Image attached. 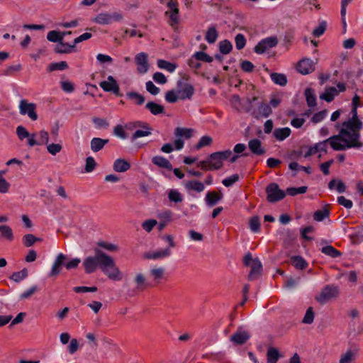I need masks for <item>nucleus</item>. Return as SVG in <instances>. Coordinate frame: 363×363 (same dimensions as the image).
<instances>
[{"mask_svg":"<svg viewBox=\"0 0 363 363\" xmlns=\"http://www.w3.org/2000/svg\"><path fill=\"white\" fill-rule=\"evenodd\" d=\"M75 48L74 43L70 45L69 43H64L63 40L60 41L55 47V52L57 53H70L72 50Z\"/></svg>","mask_w":363,"mask_h":363,"instance_id":"393cba45","label":"nucleus"},{"mask_svg":"<svg viewBox=\"0 0 363 363\" xmlns=\"http://www.w3.org/2000/svg\"><path fill=\"white\" fill-rule=\"evenodd\" d=\"M246 38L242 33H238L235 37V47L238 50L243 49L246 45Z\"/></svg>","mask_w":363,"mask_h":363,"instance_id":"3c124183","label":"nucleus"},{"mask_svg":"<svg viewBox=\"0 0 363 363\" xmlns=\"http://www.w3.org/2000/svg\"><path fill=\"white\" fill-rule=\"evenodd\" d=\"M157 221L155 219H148L142 223L143 228L147 233H150L157 225Z\"/></svg>","mask_w":363,"mask_h":363,"instance_id":"13d9d810","label":"nucleus"},{"mask_svg":"<svg viewBox=\"0 0 363 363\" xmlns=\"http://www.w3.org/2000/svg\"><path fill=\"white\" fill-rule=\"evenodd\" d=\"M278 43L276 36H270L261 40L255 47L254 51L257 54H263L267 50L274 48Z\"/></svg>","mask_w":363,"mask_h":363,"instance_id":"9d476101","label":"nucleus"},{"mask_svg":"<svg viewBox=\"0 0 363 363\" xmlns=\"http://www.w3.org/2000/svg\"><path fill=\"white\" fill-rule=\"evenodd\" d=\"M123 19V16L120 12L100 13L94 18V21L100 25H108L113 22H120Z\"/></svg>","mask_w":363,"mask_h":363,"instance_id":"423d86ee","label":"nucleus"},{"mask_svg":"<svg viewBox=\"0 0 363 363\" xmlns=\"http://www.w3.org/2000/svg\"><path fill=\"white\" fill-rule=\"evenodd\" d=\"M145 108L148 109L153 115L163 113L164 111V108L163 106L155 103L153 101L147 103L145 105Z\"/></svg>","mask_w":363,"mask_h":363,"instance_id":"7c9ffc66","label":"nucleus"},{"mask_svg":"<svg viewBox=\"0 0 363 363\" xmlns=\"http://www.w3.org/2000/svg\"><path fill=\"white\" fill-rule=\"evenodd\" d=\"M218 37V33L215 26H211L208 28L205 35V40L209 44L214 43Z\"/></svg>","mask_w":363,"mask_h":363,"instance_id":"c756f323","label":"nucleus"},{"mask_svg":"<svg viewBox=\"0 0 363 363\" xmlns=\"http://www.w3.org/2000/svg\"><path fill=\"white\" fill-rule=\"evenodd\" d=\"M240 179V177L238 174H233L222 181V184L226 186L230 187L233 185L235 182H237Z\"/></svg>","mask_w":363,"mask_h":363,"instance_id":"680f3d73","label":"nucleus"},{"mask_svg":"<svg viewBox=\"0 0 363 363\" xmlns=\"http://www.w3.org/2000/svg\"><path fill=\"white\" fill-rule=\"evenodd\" d=\"M307 186H303L300 187H290L287 188L286 192L290 196H296L297 194H302L306 192Z\"/></svg>","mask_w":363,"mask_h":363,"instance_id":"4d7b16f0","label":"nucleus"},{"mask_svg":"<svg viewBox=\"0 0 363 363\" xmlns=\"http://www.w3.org/2000/svg\"><path fill=\"white\" fill-rule=\"evenodd\" d=\"M113 168L116 172H125L130 168V164L124 159L118 158L115 160Z\"/></svg>","mask_w":363,"mask_h":363,"instance_id":"5701e85b","label":"nucleus"},{"mask_svg":"<svg viewBox=\"0 0 363 363\" xmlns=\"http://www.w3.org/2000/svg\"><path fill=\"white\" fill-rule=\"evenodd\" d=\"M321 252L323 254L333 258H337L342 255V253L339 250H336L330 245L323 247L321 249Z\"/></svg>","mask_w":363,"mask_h":363,"instance_id":"e433bc0d","label":"nucleus"},{"mask_svg":"<svg viewBox=\"0 0 363 363\" xmlns=\"http://www.w3.org/2000/svg\"><path fill=\"white\" fill-rule=\"evenodd\" d=\"M39 238L34 236L33 234H27L23 238V242L25 246H32Z\"/></svg>","mask_w":363,"mask_h":363,"instance_id":"774afa93","label":"nucleus"},{"mask_svg":"<svg viewBox=\"0 0 363 363\" xmlns=\"http://www.w3.org/2000/svg\"><path fill=\"white\" fill-rule=\"evenodd\" d=\"M99 86L104 91L112 92L116 96H121L119 86L113 76H108L107 80L101 82Z\"/></svg>","mask_w":363,"mask_h":363,"instance_id":"f8f14e48","label":"nucleus"},{"mask_svg":"<svg viewBox=\"0 0 363 363\" xmlns=\"http://www.w3.org/2000/svg\"><path fill=\"white\" fill-rule=\"evenodd\" d=\"M62 145L58 143L48 144L47 150L52 155H55L62 150Z\"/></svg>","mask_w":363,"mask_h":363,"instance_id":"338daca9","label":"nucleus"},{"mask_svg":"<svg viewBox=\"0 0 363 363\" xmlns=\"http://www.w3.org/2000/svg\"><path fill=\"white\" fill-rule=\"evenodd\" d=\"M335 186L336 187V190L338 193H343L345 191L346 186L341 181L338 179H332L328 184V188L330 190H333Z\"/></svg>","mask_w":363,"mask_h":363,"instance_id":"4c0bfd02","label":"nucleus"},{"mask_svg":"<svg viewBox=\"0 0 363 363\" xmlns=\"http://www.w3.org/2000/svg\"><path fill=\"white\" fill-rule=\"evenodd\" d=\"M178 94L181 100L191 99L194 93V86L189 84L184 83L182 81L177 82Z\"/></svg>","mask_w":363,"mask_h":363,"instance_id":"4468645a","label":"nucleus"},{"mask_svg":"<svg viewBox=\"0 0 363 363\" xmlns=\"http://www.w3.org/2000/svg\"><path fill=\"white\" fill-rule=\"evenodd\" d=\"M157 66L159 68L165 69L171 73L174 72L177 68L176 64L167 62L164 60H158Z\"/></svg>","mask_w":363,"mask_h":363,"instance_id":"79ce46f5","label":"nucleus"},{"mask_svg":"<svg viewBox=\"0 0 363 363\" xmlns=\"http://www.w3.org/2000/svg\"><path fill=\"white\" fill-rule=\"evenodd\" d=\"M212 143V138L208 135H203L201 138L198 143L196 145L195 148L199 150L203 147L208 146Z\"/></svg>","mask_w":363,"mask_h":363,"instance_id":"6e6d98bb","label":"nucleus"},{"mask_svg":"<svg viewBox=\"0 0 363 363\" xmlns=\"http://www.w3.org/2000/svg\"><path fill=\"white\" fill-rule=\"evenodd\" d=\"M358 105H354L351 111L352 117L341 124L337 123L335 128L339 129L337 135H335L333 140H343L345 145H340L338 148L353 147L361 149L363 147V142L361 140L360 131L362 128V121L358 118Z\"/></svg>","mask_w":363,"mask_h":363,"instance_id":"f257e3e1","label":"nucleus"},{"mask_svg":"<svg viewBox=\"0 0 363 363\" xmlns=\"http://www.w3.org/2000/svg\"><path fill=\"white\" fill-rule=\"evenodd\" d=\"M193 57H194L196 60L203 61L206 62H211L213 61L212 57L202 51L195 52L193 55Z\"/></svg>","mask_w":363,"mask_h":363,"instance_id":"603ef678","label":"nucleus"},{"mask_svg":"<svg viewBox=\"0 0 363 363\" xmlns=\"http://www.w3.org/2000/svg\"><path fill=\"white\" fill-rule=\"evenodd\" d=\"M152 162L160 167H162V168H165V169H172V164L170 163V162L167 160L166 158H164V157H162V156H155L152 158Z\"/></svg>","mask_w":363,"mask_h":363,"instance_id":"c85d7f7f","label":"nucleus"},{"mask_svg":"<svg viewBox=\"0 0 363 363\" xmlns=\"http://www.w3.org/2000/svg\"><path fill=\"white\" fill-rule=\"evenodd\" d=\"M134 281L135 284V289L133 290L135 293L143 291L147 286V282L145 277L142 273H138L135 274Z\"/></svg>","mask_w":363,"mask_h":363,"instance_id":"aec40b11","label":"nucleus"},{"mask_svg":"<svg viewBox=\"0 0 363 363\" xmlns=\"http://www.w3.org/2000/svg\"><path fill=\"white\" fill-rule=\"evenodd\" d=\"M305 96L309 107L313 108L316 106V98L313 89L310 88L306 89L305 90Z\"/></svg>","mask_w":363,"mask_h":363,"instance_id":"a18cd8bd","label":"nucleus"},{"mask_svg":"<svg viewBox=\"0 0 363 363\" xmlns=\"http://www.w3.org/2000/svg\"><path fill=\"white\" fill-rule=\"evenodd\" d=\"M272 81L278 85L285 86L287 83V79L285 74L279 73H272L270 75Z\"/></svg>","mask_w":363,"mask_h":363,"instance_id":"58836bf2","label":"nucleus"},{"mask_svg":"<svg viewBox=\"0 0 363 363\" xmlns=\"http://www.w3.org/2000/svg\"><path fill=\"white\" fill-rule=\"evenodd\" d=\"M194 132L192 128H180L177 127L174 130V135L177 139L174 142V147L177 150H180L184 147L183 139H189L191 138Z\"/></svg>","mask_w":363,"mask_h":363,"instance_id":"0eeeda50","label":"nucleus"},{"mask_svg":"<svg viewBox=\"0 0 363 363\" xmlns=\"http://www.w3.org/2000/svg\"><path fill=\"white\" fill-rule=\"evenodd\" d=\"M67 257L65 255L62 253L58 254L52 264L49 276L55 277L59 274L62 265H64L67 269L70 270L77 268L81 262V259L77 257L73 258L69 261H67Z\"/></svg>","mask_w":363,"mask_h":363,"instance_id":"20e7f679","label":"nucleus"},{"mask_svg":"<svg viewBox=\"0 0 363 363\" xmlns=\"http://www.w3.org/2000/svg\"><path fill=\"white\" fill-rule=\"evenodd\" d=\"M16 135L20 140H23L27 138V145L30 147H33L38 145V140H36V134H30L28 131L23 125H18L16 128Z\"/></svg>","mask_w":363,"mask_h":363,"instance_id":"ddd939ff","label":"nucleus"},{"mask_svg":"<svg viewBox=\"0 0 363 363\" xmlns=\"http://www.w3.org/2000/svg\"><path fill=\"white\" fill-rule=\"evenodd\" d=\"M65 33H60L59 31L51 30L48 33L47 39L52 43H58L60 41L63 40Z\"/></svg>","mask_w":363,"mask_h":363,"instance_id":"c03bdc74","label":"nucleus"},{"mask_svg":"<svg viewBox=\"0 0 363 363\" xmlns=\"http://www.w3.org/2000/svg\"><path fill=\"white\" fill-rule=\"evenodd\" d=\"M233 50V45L228 40H223L219 43V50L223 55L229 54Z\"/></svg>","mask_w":363,"mask_h":363,"instance_id":"de8ad7c7","label":"nucleus"},{"mask_svg":"<svg viewBox=\"0 0 363 363\" xmlns=\"http://www.w3.org/2000/svg\"><path fill=\"white\" fill-rule=\"evenodd\" d=\"M338 92L335 87L327 88L325 91L320 95V98L327 102H331Z\"/></svg>","mask_w":363,"mask_h":363,"instance_id":"cd10ccee","label":"nucleus"},{"mask_svg":"<svg viewBox=\"0 0 363 363\" xmlns=\"http://www.w3.org/2000/svg\"><path fill=\"white\" fill-rule=\"evenodd\" d=\"M68 65L65 61H60L58 62L51 63L48 66V70L52 72L55 70H65L67 69Z\"/></svg>","mask_w":363,"mask_h":363,"instance_id":"8fccbe9b","label":"nucleus"},{"mask_svg":"<svg viewBox=\"0 0 363 363\" xmlns=\"http://www.w3.org/2000/svg\"><path fill=\"white\" fill-rule=\"evenodd\" d=\"M339 294V288L333 285H327L325 286L320 295L317 297V301L321 304L327 303L332 298H336Z\"/></svg>","mask_w":363,"mask_h":363,"instance_id":"1a4fd4ad","label":"nucleus"},{"mask_svg":"<svg viewBox=\"0 0 363 363\" xmlns=\"http://www.w3.org/2000/svg\"><path fill=\"white\" fill-rule=\"evenodd\" d=\"M126 96L128 99L133 101L136 105H142L145 102V98L140 94L134 91L128 92Z\"/></svg>","mask_w":363,"mask_h":363,"instance_id":"a19ab883","label":"nucleus"},{"mask_svg":"<svg viewBox=\"0 0 363 363\" xmlns=\"http://www.w3.org/2000/svg\"><path fill=\"white\" fill-rule=\"evenodd\" d=\"M334 135L330 137L329 138L319 142L316 144H315L313 147H311L308 150L305 154V157H308L311 155H315L318 152H327V144L329 143L330 147L335 151H344L349 149H352V147H345V148H338L340 147V145L342 146L345 145V141L343 140H336L335 142L333 140V138Z\"/></svg>","mask_w":363,"mask_h":363,"instance_id":"7ed1b4c3","label":"nucleus"},{"mask_svg":"<svg viewBox=\"0 0 363 363\" xmlns=\"http://www.w3.org/2000/svg\"><path fill=\"white\" fill-rule=\"evenodd\" d=\"M0 233L1 238L8 241L11 242L13 240V230L8 225H0Z\"/></svg>","mask_w":363,"mask_h":363,"instance_id":"473e14b6","label":"nucleus"},{"mask_svg":"<svg viewBox=\"0 0 363 363\" xmlns=\"http://www.w3.org/2000/svg\"><path fill=\"white\" fill-rule=\"evenodd\" d=\"M330 212L327 208L318 210L313 215L314 220L316 221H322L329 216Z\"/></svg>","mask_w":363,"mask_h":363,"instance_id":"864d4df0","label":"nucleus"},{"mask_svg":"<svg viewBox=\"0 0 363 363\" xmlns=\"http://www.w3.org/2000/svg\"><path fill=\"white\" fill-rule=\"evenodd\" d=\"M108 140L101 139L100 138H94L91 140V149L93 152H96L102 150L108 143Z\"/></svg>","mask_w":363,"mask_h":363,"instance_id":"a878e982","label":"nucleus"},{"mask_svg":"<svg viewBox=\"0 0 363 363\" xmlns=\"http://www.w3.org/2000/svg\"><path fill=\"white\" fill-rule=\"evenodd\" d=\"M168 199L174 203H180L183 201V195L177 189H170L168 191Z\"/></svg>","mask_w":363,"mask_h":363,"instance_id":"37998d69","label":"nucleus"},{"mask_svg":"<svg viewBox=\"0 0 363 363\" xmlns=\"http://www.w3.org/2000/svg\"><path fill=\"white\" fill-rule=\"evenodd\" d=\"M280 357L279 350L275 347H269L267 352V363H277Z\"/></svg>","mask_w":363,"mask_h":363,"instance_id":"2f4dec72","label":"nucleus"},{"mask_svg":"<svg viewBox=\"0 0 363 363\" xmlns=\"http://www.w3.org/2000/svg\"><path fill=\"white\" fill-rule=\"evenodd\" d=\"M135 62L139 73L145 74L147 72L149 68L147 55L145 52H140L135 56Z\"/></svg>","mask_w":363,"mask_h":363,"instance_id":"f3484780","label":"nucleus"},{"mask_svg":"<svg viewBox=\"0 0 363 363\" xmlns=\"http://www.w3.org/2000/svg\"><path fill=\"white\" fill-rule=\"evenodd\" d=\"M272 113V108L270 106L265 103L259 104L257 110L258 116L267 118Z\"/></svg>","mask_w":363,"mask_h":363,"instance_id":"49530a36","label":"nucleus"},{"mask_svg":"<svg viewBox=\"0 0 363 363\" xmlns=\"http://www.w3.org/2000/svg\"><path fill=\"white\" fill-rule=\"evenodd\" d=\"M113 134L123 140L127 138V135L125 132L124 127L122 125H116L113 128Z\"/></svg>","mask_w":363,"mask_h":363,"instance_id":"e2e57ef3","label":"nucleus"},{"mask_svg":"<svg viewBox=\"0 0 363 363\" xmlns=\"http://www.w3.org/2000/svg\"><path fill=\"white\" fill-rule=\"evenodd\" d=\"M296 69L301 74H308L315 70V63L308 58H304L298 62Z\"/></svg>","mask_w":363,"mask_h":363,"instance_id":"2eb2a0df","label":"nucleus"},{"mask_svg":"<svg viewBox=\"0 0 363 363\" xmlns=\"http://www.w3.org/2000/svg\"><path fill=\"white\" fill-rule=\"evenodd\" d=\"M92 121L97 128H107L109 126V123L105 118H93Z\"/></svg>","mask_w":363,"mask_h":363,"instance_id":"69168bd1","label":"nucleus"},{"mask_svg":"<svg viewBox=\"0 0 363 363\" xmlns=\"http://www.w3.org/2000/svg\"><path fill=\"white\" fill-rule=\"evenodd\" d=\"M273 134L277 140L282 141L290 135L291 129L289 128H276Z\"/></svg>","mask_w":363,"mask_h":363,"instance_id":"bb28decb","label":"nucleus"},{"mask_svg":"<svg viewBox=\"0 0 363 363\" xmlns=\"http://www.w3.org/2000/svg\"><path fill=\"white\" fill-rule=\"evenodd\" d=\"M83 267L86 274H91L99 268L111 280L118 281L123 278L122 272L116 264L114 259L97 247L94 248V255L84 259Z\"/></svg>","mask_w":363,"mask_h":363,"instance_id":"f03ea898","label":"nucleus"},{"mask_svg":"<svg viewBox=\"0 0 363 363\" xmlns=\"http://www.w3.org/2000/svg\"><path fill=\"white\" fill-rule=\"evenodd\" d=\"M140 128H143V130H137L132 135V140H135L139 138L149 136L152 133V128L150 125L144 123Z\"/></svg>","mask_w":363,"mask_h":363,"instance_id":"b1692460","label":"nucleus"},{"mask_svg":"<svg viewBox=\"0 0 363 363\" xmlns=\"http://www.w3.org/2000/svg\"><path fill=\"white\" fill-rule=\"evenodd\" d=\"M179 99V94L174 90L168 91L165 94V100L169 103H175Z\"/></svg>","mask_w":363,"mask_h":363,"instance_id":"052dcab7","label":"nucleus"},{"mask_svg":"<svg viewBox=\"0 0 363 363\" xmlns=\"http://www.w3.org/2000/svg\"><path fill=\"white\" fill-rule=\"evenodd\" d=\"M28 276V272L26 269L17 272H14L11 279L13 280L15 282H19L23 280Z\"/></svg>","mask_w":363,"mask_h":363,"instance_id":"bf43d9fd","label":"nucleus"},{"mask_svg":"<svg viewBox=\"0 0 363 363\" xmlns=\"http://www.w3.org/2000/svg\"><path fill=\"white\" fill-rule=\"evenodd\" d=\"M267 199L270 203H274L283 199L286 194L280 189L279 185L276 183L269 184L266 188Z\"/></svg>","mask_w":363,"mask_h":363,"instance_id":"6e6552de","label":"nucleus"},{"mask_svg":"<svg viewBox=\"0 0 363 363\" xmlns=\"http://www.w3.org/2000/svg\"><path fill=\"white\" fill-rule=\"evenodd\" d=\"M250 228L253 233H257L260 228V221L258 216H253L250 220Z\"/></svg>","mask_w":363,"mask_h":363,"instance_id":"5fc2aeb1","label":"nucleus"},{"mask_svg":"<svg viewBox=\"0 0 363 363\" xmlns=\"http://www.w3.org/2000/svg\"><path fill=\"white\" fill-rule=\"evenodd\" d=\"M232 154L229 150L213 152L208 157V163L211 170L219 169L223 167V161L228 159Z\"/></svg>","mask_w":363,"mask_h":363,"instance_id":"39448f33","label":"nucleus"},{"mask_svg":"<svg viewBox=\"0 0 363 363\" xmlns=\"http://www.w3.org/2000/svg\"><path fill=\"white\" fill-rule=\"evenodd\" d=\"M250 338V335L244 330H238L230 337V340L237 345L244 344Z\"/></svg>","mask_w":363,"mask_h":363,"instance_id":"6ab92c4d","label":"nucleus"},{"mask_svg":"<svg viewBox=\"0 0 363 363\" xmlns=\"http://www.w3.org/2000/svg\"><path fill=\"white\" fill-rule=\"evenodd\" d=\"M249 149L251 152L257 155H261L264 153V149L262 147V144L259 140L252 139L248 143Z\"/></svg>","mask_w":363,"mask_h":363,"instance_id":"4be33fe9","label":"nucleus"},{"mask_svg":"<svg viewBox=\"0 0 363 363\" xmlns=\"http://www.w3.org/2000/svg\"><path fill=\"white\" fill-rule=\"evenodd\" d=\"M328 115L327 110H323L318 113H315L311 118V121L313 123H318L321 122Z\"/></svg>","mask_w":363,"mask_h":363,"instance_id":"0e129e2a","label":"nucleus"},{"mask_svg":"<svg viewBox=\"0 0 363 363\" xmlns=\"http://www.w3.org/2000/svg\"><path fill=\"white\" fill-rule=\"evenodd\" d=\"M97 248L99 249H104L108 252H118V247L111 242H105V241H99L97 242Z\"/></svg>","mask_w":363,"mask_h":363,"instance_id":"ea45409f","label":"nucleus"},{"mask_svg":"<svg viewBox=\"0 0 363 363\" xmlns=\"http://www.w3.org/2000/svg\"><path fill=\"white\" fill-rule=\"evenodd\" d=\"M36 106L33 103H28L25 99H22L19 104V112L21 115H27L31 120L36 121L38 115L35 112Z\"/></svg>","mask_w":363,"mask_h":363,"instance_id":"9b49d317","label":"nucleus"},{"mask_svg":"<svg viewBox=\"0 0 363 363\" xmlns=\"http://www.w3.org/2000/svg\"><path fill=\"white\" fill-rule=\"evenodd\" d=\"M251 270L249 274V279L252 280L257 279L262 270V264L258 258H255L253 263L250 266Z\"/></svg>","mask_w":363,"mask_h":363,"instance_id":"a211bd4d","label":"nucleus"},{"mask_svg":"<svg viewBox=\"0 0 363 363\" xmlns=\"http://www.w3.org/2000/svg\"><path fill=\"white\" fill-rule=\"evenodd\" d=\"M184 187L189 191H194L198 193L202 192L205 189L204 184L199 180H191L186 182L184 184Z\"/></svg>","mask_w":363,"mask_h":363,"instance_id":"412c9836","label":"nucleus"},{"mask_svg":"<svg viewBox=\"0 0 363 363\" xmlns=\"http://www.w3.org/2000/svg\"><path fill=\"white\" fill-rule=\"evenodd\" d=\"M221 198L222 196L215 191L208 192L206 195V204L210 207L213 206L221 199Z\"/></svg>","mask_w":363,"mask_h":363,"instance_id":"72a5a7b5","label":"nucleus"},{"mask_svg":"<svg viewBox=\"0 0 363 363\" xmlns=\"http://www.w3.org/2000/svg\"><path fill=\"white\" fill-rule=\"evenodd\" d=\"M172 255V250L169 248L158 249L152 252H149L145 254V257L150 259H163L170 257Z\"/></svg>","mask_w":363,"mask_h":363,"instance_id":"dca6fc26","label":"nucleus"},{"mask_svg":"<svg viewBox=\"0 0 363 363\" xmlns=\"http://www.w3.org/2000/svg\"><path fill=\"white\" fill-rule=\"evenodd\" d=\"M355 356L356 353L354 351L348 350L341 354L339 363H354Z\"/></svg>","mask_w":363,"mask_h":363,"instance_id":"c9c22d12","label":"nucleus"},{"mask_svg":"<svg viewBox=\"0 0 363 363\" xmlns=\"http://www.w3.org/2000/svg\"><path fill=\"white\" fill-rule=\"evenodd\" d=\"M291 264L299 269H303L307 267L306 262L301 256H294L291 258Z\"/></svg>","mask_w":363,"mask_h":363,"instance_id":"09e8293b","label":"nucleus"},{"mask_svg":"<svg viewBox=\"0 0 363 363\" xmlns=\"http://www.w3.org/2000/svg\"><path fill=\"white\" fill-rule=\"evenodd\" d=\"M165 269L163 267H155L150 269V274L152 277L153 280L156 282H159L164 278Z\"/></svg>","mask_w":363,"mask_h":363,"instance_id":"f704fd0d","label":"nucleus"}]
</instances>
